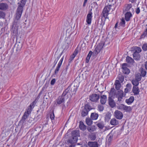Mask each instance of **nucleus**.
<instances>
[{"label":"nucleus","mask_w":147,"mask_h":147,"mask_svg":"<svg viewBox=\"0 0 147 147\" xmlns=\"http://www.w3.org/2000/svg\"><path fill=\"white\" fill-rule=\"evenodd\" d=\"M25 0H21L20 3L17 9L16 19L18 20L21 17L22 12L23 8L26 4Z\"/></svg>","instance_id":"f257e3e1"},{"label":"nucleus","mask_w":147,"mask_h":147,"mask_svg":"<svg viewBox=\"0 0 147 147\" xmlns=\"http://www.w3.org/2000/svg\"><path fill=\"white\" fill-rule=\"evenodd\" d=\"M67 93L66 92H63L61 96L59 97L57 99L56 101L57 104L59 105L65 103V100L67 99V96H66Z\"/></svg>","instance_id":"f03ea898"},{"label":"nucleus","mask_w":147,"mask_h":147,"mask_svg":"<svg viewBox=\"0 0 147 147\" xmlns=\"http://www.w3.org/2000/svg\"><path fill=\"white\" fill-rule=\"evenodd\" d=\"M104 43L103 42H100L98 45L95 48L94 51V54L95 55H97L102 50L104 46Z\"/></svg>","instance_id":"7ed1b4c3"},{"label":"nucleus","mask_w":147,"mask_h":147,"mask_svg":"<svg viewBox=\"0 0 147 147\" xmlns=\"http://www.w3.org/2000/svg\"><path fill=\"white\" fill-rule=\"evenodd\" d=\"M90 106L88 105L85 106L84 109H82L81 112V115L82 117H85L88 114V112L90 110Z\"/></svg>","instance_id":"20e7f679"},{"label":"nucleus","mask_w":147,"mask_h":147,"mask_svg":"<svg viewBox=\"0 0 147 147\" xmlns=\"http://www.w3.org/2000/svg\"><path fill=\"white\" fill-rule=\"evenodd\" d=\"M92 9L90 11L86 16V22L87 24L89 25L91 23L92 12Z\"/></svg>","instance_id":"39448f33"},{"label":"nucleus","mask_w":147,"mask_h":147,"mask_svg":"<svg viewBox=\"0 0 147 147\" xmlns=\"http://www.w3.org/2000/svg\"><path fill=\"white\" fill-rule=\"evenodd\" d=\"M99 95L95 94H93L89 96V99L92 102H96L99 98Z\"/></svg>","instance_id":"423d86ee"},{"label":"nucleus","mask_w":147,"mask_h":147,"mask_svg":"<svg viewBox=\"0 0 147 147\" xmlns=\"http://www.w3.org/2000/svg\"><path fill=\"white\" fill-rule=\"evenodd\" d=\"M114 116L117 119H121L123 117L122 113L118 110H116L114 112Z\"/></svg>","instance_id":"0eeeda50"},{"label":"nucleus","mask_w":147,"mask_h":147,"mask_svg":"<svg viewBox=\"0 0 147 147\" xmlns=\"http://www.w3.org/2000/svg\"><path fill=\"white\" fill-rule=\"evenodd\" d=\"M132 5L131 3L126 4L124 5L123 11L125 12H129V11H130L131 9L133 11V9L132 8Z\"/></svg>","instance_id":"6e6552de"},{"label":"nucleus","mask_w":147,"mask_h":147,"mask_svg":"<svg viewBox=\"0 0 147 147\" xmlns=\"http://www.w3.org/2000/svg\"><path fill=\"white\" fill-rule=\"evenodd\" d=\"M127 64L126 63H123L122 65V69L123 72L125 74H128L130 72L129 69L127 67Z\"/></svg>","instance_id":"1a4fd4ad"},{"label":"nucleus","mask_w":147,"mask_h":147,"mask_svg":"<svg viewBox=\"0 0 147 147\" xmlns=\"http://www.w3.org/2000/svg\"><path fill=\"white\" fill-rule=\"evenodd\" d=\"M108 102L109 105L112 107H113L115 106V103L111 97L109 96Z\"/></svg>","instance_id":"9d476101"},{"label":"nucleus","mask_w":147,"mask_h":147,"mask_svg":"<svg viewBox=\"0 0 147 147\" xmlns=\"http://www.w3.org/2000/svg\"><path fill=\"white\" fill-rule=\"evenodd\" d=\"M8 7V5L7 4L4 3H0V9L2 10H6Z\"/></svg>","instance_id":"9b49d317"},{"label":"nucleus","mask_w":147,"mask_h":147,"mask_svg":"<svg viewBox=\"0 0 147 147\" xmlns=\"http://www.w3.org/2000/svg\"><path fill=\"white\" fill-rule=\"evenodd\" d=\"M88 145L90 147H98V145L96 142H89L88 143Z\"/></svg>","instance_id":"f8f14e48"},{"label":"nucleus","mask_w":147,"mask_h":147,"mask_svg":"<svg viewBox=\"0 0 147 147\" xmlns=\"http://www.w3.org/2000/svg\"><path fill=\"white\" fill-rule=\"evenodd\" d=\"M123 96V91L119 92L116 95V97L118 98V100L119 102L121 101Z\"/></svg>","instance_id":"ddd939ff"},{"label":"nucleus","mask_w":147,"mask_h":147,"mask_svg":"<svg viewBox=\"0 0 147 147\" xmlns=\"http://www.w3.org/2000/svg\"><path fill=\"white\" fill-rule=\"evenodd\" d=\"M132 92L134 95H136L139 94L140 90L138 86H133Z\"/></svg>","instance_id":"4468645a"},{"label":"nucleus","mask_w":147,"mask_h":147,"mask_svg":"<svg viewBox=\"0 0 147 147\" xmlns=\"http://www.w3.org/2000/svg\"><path fill=\"white\" fill-rule=\"evenodd\" d=\"M132 16V13L130 11L126 13L125 15V19L126 21H129Z\"/></svg>","instance_id":"2eb2a0df"},{"label":"nucleus","mask_w":147,"mask_h":147,"mask_svg":"<svg viewBox=\"0 0 147 147\" xmlns=\"http://www.w3.org/2000/svg\"><path fill=\"white\" fill-rule=\"evenodd\" d=\"M134 100V97L131 96L129 99H126L125 100V102L128 105H130L133 102Z\"/></svg>","instance_id":"dca6fc26"},{"label":"nucleus","mask_w":147,"mask_h":147,"mask_svg":"<svg viewBox=\"0 0 147 147\" xmlns=\"http://www.w3.org/2000/svg\"><path fill=\"white\" fill-rule=\"evenodd\" d=\"M107 99V96L106 95H103L100 97V103L102 104H105L106 102Z\"/></svg>","instance_id":"f3484780"},{"label":"nucleus","mask_w":147,"mask_h":147,"mask_svg":"<svg viewBox=\"0 0 147 147\" xmlns=\"http://www.w3.org/2000/svg\"><path fill=\"white\" fill-rule=\"evenodd\" d=\"M114 84L115 86V88L117 90H118L120 89L121 86V84L119 80H116L115 81Z\"/></svg>","instance_id":"a211bd4d"},{"label":"nucleus","mask_w":147,"mask_h":147,"mask_svg":"<svg viewBox=\"0 0 147 147\" xmlns=\"http://www.w3.org/2000/svg\"><path fill=\"white\" fill-rule=\"evenodd\" d=\"M119 123V121L115 118H113L111 120L110 124L112 125H118Z\"/></svg>","instance_id":"6ab92c4d"},{"label":"nucleus","mask_w":147,"mask_h":147,"mask_svg":"<svg viewBox=\"0 0 147 147\" xmlns=\"http://www.w3.org/2000/svg\"><path fill=\"white\" fill-rule=\"evenodd\" d=\"M72 139L69 140V142L71 144L77 142L78 138V137L72 136Z\"/></svg>","instance_id":"aec40b11"},{"label":"nucleus","mask_w":147,"mask_h":147,"mask_svg":"<svg viewBox=\"0 0 147 147\" xmlns=\"http://www.w3.org/2000/svg\"><path fill=\"white\" fill-rule=\"evenodd\" d=\"M96 125L99 128L102 129L104 126V125L103 121H99L97 122L96 123Z\"/></svg>","instance_id":"412c9836"},{"label":"nucleus","mask_w":147,"mask_h":147,"mask_svg":"<svg viewBox=\"0 0 147 147\" xmlns=\"http://www.w3.org/2000/svg\"><path fill=\"white\" fill-rule=\"evenodd\" d=\"M79 126L80 129L82 131H84L86 129V126L82 121L80 122Z\"/></svg>","instance_id":"4be33fe9"},{"label":"nucleus","mask_w":147,"mask_h":147,"mask_svg":"<svg viewBox=\"0 0 147 147\" xmlns=\"http://www.w3.org/2000/svg\"><path fill=\"white\" fill-rule=\"evenodd\" d=\"M133 56L134 59L136 60H139L140 58L139 54L137 53H134L133 54Z\"/></svg>","instance_id":"5701e85b"},{"label":"nucleus","mask_w":147,"mask_h":147,"mask_svg":"<svg viewBox=\"0 0 147 147\" xmlns=\"http://www.w3.org/2000/svg\"><path fill=\"white\" fill-rule=\"evenodd\" d=\"M98 116V114L92 113L91 115V118L92 120H95L97 119Z\"/></svg>","instance_id":"b1692460"},{"label":"nucleus","mask_w":147,"mask_h":147,"mask_svg":"<svg viewBox=\"0 0 147 147\" xmlns=\"http://www.w3.org/2000/svg\"><path fill=\"white\" fill-rule=\"evenodd\" d=\"M126 62L128 63H134V59L129 56H127L126 59Z\"/></svg>","instance_id":"393cba45"},{"label":"nucleus","mask_w":147,"mask_h":147,"mask_svg":"<svg viewBox=\"0 0 147 147\" xmlns=\"http://www.w3.org/2000/svg\"><path fill=\"white\" fill-rule=\"evenodd\" d=\"M109 12L106 11V10H103L102 11V16L105 19H109L108 17V15L109 14Z\"/></svg>","instance_id":"a878e982"},{"label":"nucleus","mask_w":147,"mask_h":147,"mask_svg":"<svg viewBox=\"0 0 147 147\" xmlns=\"http://www.w3.org/2000/svg\"><path fill=\"white\" fill-rule=\"evenodd\" d=\"M141 78L142 76H141L140 74L138 73L136 75L134 79L139 81H140L141 80Z\"/></svg>","instance_id":"bb28decb"},{"label":"nucleus","mask_w":147,"mask_h":147,"mask_svg":"<svg viewBox=\"0 0 147 147\" xmlns=\"http://www.w3.org/2000/svg\"><path fill=\"white\" fill-rule=\"evenodd\" d=\"M115 90L113 88H111L109 93V96L112 97L115 93Z\"/></svg>","instance_id":"cd10ccee"},{"label":"nucleus","mask_w":147,"mask_h":147,"mask_svg":"<svg viewBox=\"0 0 147 147\" xmlns=\"http://www.w3.org/2000/svg\"><path fill=\"white\" fill-rule=\"evenodd\" d=\"M140 70L141 72L140 75L141 76L144 77L146 74V71L145 70L142 68H140Z\"/></svg>","instance_id":"c85d7f7f"},{"label":"nucleus","mask_w":147,"mask_h":147,"mask_svg":"<svg viewBox=\"0 0 147 147\" xmlns=\"http://www.w3.org/2000/svg\"><path fill=\"white\" fill-rule=\"evenodd\" d=\"M139 81L135 79L132 81V83L134 86H138L139 84Z\"/></svg>","instance_id":"c756f323"},{"label":"nucleus","mask_w":147,"mask_h":147,"mask_svg":"<svg viewBox=\"0 0 147 147\" xmlns=\"http://www.w3.org/2000/svg\"><path fill=\"white\" fill-rule=\"evenodd\" d=\"M30 114L29 113L25 112L22 118V120L25 121L28 117Z\"/></svg>","instance_id":"7c9ffc66"},{"label":"nucleus","mask_w":147,"mask_h":147,"mask_svg":"<svg viewBox=\"0 0 147 147\" xmlns=\"http://www.w3.org/2000/svg\"><path fill=\"white\" fill-rule=\"evenodd\" d=\"M61 65L58 63L55 71V74H56L58 73Z\"/></svg>","instance_id":"2f4dec72"},{"label":"nucleus","mask_w":147,"mask_h":147,"mask_svg":"<svg viewBox=\"0 0 147 147\" xmlns=\"http://www.w3.org/2000/svg\"><path fill=\"white\" fill-rule=\"evenodd\" d=\"M86 124L89 125H91L92 123V121L90 118H87L86 119Z\"/></svg>","instance_id":"473e14b6"},{"label":"nucleus","mask_w":147,"mask_h":147,"mask_svg":"<svg viewBox=\"0 0 147 147\" xmlns=\"http://www.w3.org/2000/svg\"><path fill=\"white\" fill-rule=\"evenodd\" d=\"M87 129L90 132H92L96 130V128L94 126H90L88 127L87 128Z\"/></svg>","instance_id":"72a5a7b5"},{"label":"nucleus","mask_w":147,"mask_h":147,"mask_svg":"<svg viewBox=\"0 0 147 147\" xmlns=\"http://www.w3.org/2000/svg\"><path fill=\"white\" fill-rule=\"evenodd\" d=\"M89 138L93 141L96 138V136L95 134H92L90 135L89 136Z\"/></svg>","instance_id":"f704fd0d"},{"label":"nucleus","mask_w":147,"mask_h":147,"mask_svg":"<svg viewBox=\"0 0 147 147\" xmlns=\"http://www.w3.org/2000/svg\"><path fill=\"white\" fill-rule=\"evenodd\" d=\"M112 6L111 5H109L105 7L104 9V10H106V11H107V12H109L111 8V7Z\"/></svg>","instance_id":"c9c22d12"},{"label":"nucleus","mask_w":147,"mask_h":147,"mask_svg":"<svg viewBox=\"0 0 147 147\" xmlns=\"http://www.w3.org/2000/svg\"><path fill=\"white\" fill-rule=\"evenodd\" d=\"M79 133L77 131H75L72 133V136H74L78 137L79 136Z\"/></svg>","instance_id":"e433bc0d"},{"label":"nucleus","mask_w":147,"mask_h":147,"mask_svg":"<svg viewBox=\"0 0 147 147\" xmlns=\"http://www.w3.org/2000/svg\"><path fill=\"white\" fill-rule=\"evenodd\" d=\"M124 110H125L126 112H129L131 111L132 109L130 106H125Z\"/></svg>","instance_id":"4c0bfd02"},{"label":"nucleus","mask_w":147,"mask_h":147,"mask_svg":"<svg viewBox=\"0 0 147 147\" xmlns=\"http://www.w3.org/2000/svg\"><path fill=\"white\" fill-rule=\"evenodd\" d=\"M145 37H147V28L146 29V30L144 31L142 34L141 36V38H144Z\"/></svg>","instance_id":"58836bf2"},{"label":"nucleus","mask_w":147,"mask_h":147,"mask_svg":"<svg viewBox=\"0 0 147 147\" xmlns=\"http://www.w3.org/2000/svg\"><path fill=\"white\" fill-rule=\"evenodd\" d=\"M119 80L121 83H122L124 81V77L121 75H119L118 77Z\"/></svg>","instance_id":"ea45409f"},{"label":"nucleus","mask_w":147,"mask_h":147,"mask_svg":"<svg viewBox=\"0 0 147 147\" xmlns=\"http://www.w3.org/2000/svg\"><path fill=\"white\" fill-rule=\"evenodd\" d=\"M54 56H55V59L54 61V63H55V64L56 65L57 64L58 60L60 58V56L59 55L55 56V55Z\"/></svg>","instance_id":"a19ab883"},{"label":"nucleus","mask_w":147,"mask_h":147,"mask_svg":"<svg viewBox=\"0 0 147 147\" xmlns=\"http://www.w3.org/2000/svg\"><path fill=\"white\" fill-rule=\"evenodd\" d=\"M36 100H35L29 106V107H30V108H31L32 109H33L34 106L35 105L36 103Z\"/></svg>","instance_id":"79ce46f5"},{"label":"nucleus","mask_w":147,"mask_h":147,"mask_svg":"<svg viewBox=\"0 0 147 147\" xmlns=\"http://www.w3.org/2000/svg\"><path fill=\"white\" fill-rule=\"evenodd\" d=\"M98 110L100 111H102L104 109L103 106L100 105H99L98 106Z\"/></svg>","instance_id":"37998d69"},{"label":"nucleus","mask_w":147,"mask_h":147,"mask_svg":"<svg viewBox=\"0 0 147 147\" xmlns=\"http://www.w3.org/2000/svg\"><path fill=\"white\" fill-rule=\"evenodd\" d=\"M135 49V51L134 53H137L138 54H139L142 50L141 49L138 47H136Z\"/></svg>","instance_id":"c03bdc74"},{"label":"nucleus","mask_w":147,"mask_h":147,"mask_svg":"<svg viewBox=\"0 0 147 147\" xmlns=\"http://www.w3.org/2000/svg\"><path fill=\"white\" fill-rule=\"evenodd\" d=\"M5 16V13L3 11H0V18H4Z\"/></svg>","instance_id":"a18cd8bd"},{"label":"nucleus","mask_w":147,"mask_h":147,"mask_svg":"<svg viewBox=\"0 0 147 147\" xmlns=\"http://www.w3.org/2000/svg\"><path fill=\"white\" fill-rule=\"evenodd\" d=\"M32 109L30 108L29 106L27 107V109H26L25 112H26L30 114L32 110Z\"/></svg>","instance_id":"49530a36"},{"label":"nucleus","mask_w":147,"mask_h":147,"mask_svg":"<svg viewBox=\"0 0 147 147\" xmlns=\"http://www.w3.org/2000/svg\"><path fill=\"white\" fill-rule=\"evenodd\" d=\"M22 47V45L21 43L20 42L17 45L16 50H20L21 49Z\"/></svg>","instance_id":"de8ad7c7"},{"label":"nucleus","mask_w":147,"mask_h":147,"mask_svg":"<svg viewBox=\"0 0 147 147\" xmlns=\"http://www.w3.org/2000/svg\"><path fill=\"white\" fill-rule=\"evenodd\" d=\"M125 106V105L123 104H121L119 106L118 108L119 109L124 110Z\"/></svg>","instance_id":"09e8293b"},{"label":"nucleus","mask_w":147,"mask_h":147,"mask_svg":"<svg viewBox=\"0 0 147 147\" xmlns=\"http://www.w3.org/2000/svg\"><path fill=\"white\" fill-rule=\"evenodd\" d=\"M120 24L121 26L124 27L125 24V22L124 20L122 19L121 20V22H120Z\"/></svg>","instance_id":"8fccbe9b"},{"label":"nucleus","mask_w":147,"mask_h":147,"mask_svg":"<svg viewBox=\"0 0 147 147\" xmlns=\"http://www.w3.org/2000/svg\"><path fill=\"white\" fill-rule=\"evenodd\" d=\"M142 48L145 51L147 50V43L144 44L142 46Z\"/></svg>","instance_id":"3c124183"},{"label":"nucleus","mask_w":147,"mask_h":147,"mask_svg":"<svg viewBox=\"0 0 147 147\" xmlns=\"http://www.w3.org/2000/svg\"><path fill=\"white\" fill-rule=\"evenodd\" d=\"M108 1L111 3V4H109V5H111V6H112L115 3V0H108Z\"/></svg>","instance_id":"603ef678"},{"label":"nucleus","mask_w":147,"mask_h":147,"mask_svg":"<svg viewBox=\"0 0 147 147\" xmlns=\"http://www.w3.org/2000/svg\"><path fill=\"white\" fill-rule=\"evenodd\" d=\"M136 12V14H138L140 12V9L139 7H137L135 10Z\"/></svg>","instance_id":"864d4df0"},{"label":"nucleus","mask_w":147,"mask_h":147,"mask_svg":"<svg viewBox=\"0 0 147 147\" xmlns=\"http://www.w3.org/2000/svg\"><path fill=\"white\" fill-rule=\"evenodd\" d=\"M126 88L128 89L131 90V84H127L126 85Z\"/></svg>","instance_id":"5fc2aeb1"},{"label":"nucleus","mask_w":147,"mask_h":147,"mask_svg":"<svg viewBox=\"0 0 147 147\" xmlns=\"http://www.w3.org/2000/svg\"><path fill=\"white\" fill-rule=\"evenodd\" d=\"M55 116L53 113H51L50 115V118L51 120H53L54 119Z\"/></svg>","instance_id":"6e6d98bb"},{"label":"nucleus","mask_w":147,"mask_h":147,"mask_svg":"<svg viewBox=\"0 0 147 147\" xmlns=\"http://www.w3.org/2000/svg\"><path fill=\"white\" fill-rule=\"evenodd\" d=\"M55 82V79H52L51 81V84L52 85H53L54 84Z\"/></svg>","instance_id":"4d7b16f0"},{"label":"nucleus","mask_w":147,"mask_h":147,"mask_svg":"<svg viewBox=\"0 0 147 147\" xmlns=\"http://www.w3.org/2000/svg\"><path fill=\"white\" fill-rule=\"evenodd\" d=\"M93 5H94V6L96 7V9H97L98 7V5L97 3L96 2H94L93 3Z\"/></svg>","instance_id":"13d9d810"},{"label":"nucleus","mask_w":147,"mask_h":147,"mask_svg":"<svg viewBox=\"0 0 147 147\" xmlns=\"http://www.w3.org/2000/svg\"><path fill=\"white\" fill-rule=\"evenodd\" d=\"M64 59V56H63L60 59V60L59 61L58 63L62 65L63 59Z\"/></svg>","instance_id":"bf43d9fd"},{"label":"nucleus","mask_w":147,"mask_h":147,"mask_svg":"<svg viewBox=\"0 0 147 147\" xmlns=\"http://www.w3.org/2000/svg\"><path fill=\"white\" fill-rule=\"evenodd\" d=\"M92 52L91 51H90L87 56L90 58L92 55Z\"/></svg>","instance_id":"052dcab7"},{"label":"nucleus","mask_w":147,"mask_h":147,"mask_svg":"<svg viewBox=\"0 0 147 147\" xmlns=\"http://www.w3.org/2000/svg\"><path fill=\"white\" fill-rule=\"evenodd\" d=\"M87 1H88V0H84V3H83V7H84L86 6V4L87 3Z\"/></svg>","instance_id":"680f3d73"},{"label":"nucleus","mask_w":147,"mask_h":147,"mask_svg":"<svg viewBox=\"0 0 147 147\" xmlns=\"http://www.w3.org/2000/svg\"><path fill=\"white\" fill-rule=\"evenodd\" d=\"M130 90L128 89L127 88H126L125 89V93H127Z\"/></svg>","instance_id":"e2e57ef3"},{"label":"nucleus","mask_w":147,"mask_h":147,"mask_svg":"<svg viewBox=\"0 0 147 147\" xmlns=\"http://www.w3.org/2000/svg\"><path fill=\"white\" fill-rule=\"evenodd\" d=\"M90 58V57L87 56L86 60V63H88V62Z\"/></svg>","instance_id":"0e129e2a"},{"label":"nucleus","mask_w":147,"mask_h":147,"mask_svg":"<svg viewBox=\"0 0 147 147\" xmlns=\"http://www.w3.org/2000/svg\"><path fill=\"white\" fill-rule=\"evenodd\" d=\"M136 0H129V2H131L132 3L136 2Z\"/></svg>","instance_id":"69168bd1"},{"label":"nucleus","mask_w":147,"mask_h":147,"mask_svg":"<svg viewBox=\"0 0 147 147\" xmlns=\"http://www.w3.org/2000/svg\"><path fill=\"white\" fill-rule=\"evenodd\" d=\"M108 116V119H110V114H109L108 115H107L106 116V117L107 118V116Z\"/></svg>","instance_id":"338daca9"},{"label":"nucleus","mask_w":147,"mask_h":147,"mask_svg":"<svg viewBox=\"0 0 147 147\" xmlns=\"http://www.w3.org/2000/svg\"><path fill=\"white\" fill-rule=\"evenodd\" d=\"M145 66L146 69L147 70V61H146L145 63Z\"/></svg>","instance_id":"774afa93"}]
</instances>
